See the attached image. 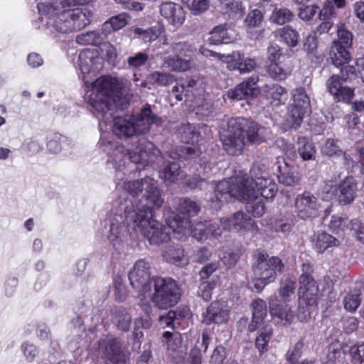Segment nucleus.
<instances>
[{"mask_svg": "<svg viewBox=\"0 0 364 364\" xmlns=\"http://www.w3.org/2000/svg\"><path fill=\"white\" fill-rule=\"evenodd\" d=\"M100 60L90 50H83L78 55L82 80L87 87L85 100L96 117L107 122L114 109H124V100L120 97L122 85L117 78L104 76L92 82L86 79L85 74L95 73L99 69L97 64Z\"/></svg>", "mask_w": 364, "mask_h": 364, "instance_id": "obj_1", "label": "nucleus"}, {"mask_svg": "<svg viewBox=\"0 0 364 364\" xmlns=\"http://www.w3.org/2000/svg\"><path fill=\"white\" fill-rule=\"evenodd\" d=\"M119 213L112 220L107 238L114 247L119 244L124 227L136 233L141 234L151 245H160L169 240L168 232L162 224L153 219L150 209L136 211L133 209V201L126 200L119 205Z\"/></svg>", "mask_w": 364, "mask_h": 364, "instance_id": "obj_2", "label": "nucleus"}, {"mask_svg": "<svg viewBox=\"0 0 364 364\" xmlns=\"http://www.w3.org/2000/svg\"><path fill=\"white\" fill-rule=\"evenodd\" d=\"M245 181L244 176H240L220 181L216 185L214 198H210V208L218 210L223 202L230 201L234 198L245 202L249 213L255 217H261L265 211L264 198L255 191L250 193V189L244 184Z\"/></svg>", "mask_w": 364, "mask_h": 364, "instance_id": "obj_3", "label": "nucleus"}, {"mask_svg": "<svg viewBox=\"0 0 364 364\" xmlns=\"http://www.w3.org/2000/svg\"><path fill=\"white\" fill-rule=\"evenodd\" d=\"M69 9L63 0H43L38 4L41 18L46 21L44 29L47 35L57 37L58 34L73 32Z\"/></svg>", "mask_w": 364, "mask_h": 364, "instance_id": "obj_4", "label": "nucleus"}, {"mask_svg": "<svg viewBox=\"0 0 364 364\" xmlns=\"http://www.w3.org/2000/svg\"><path fill=\"white\" fill-rule=\"evenodd\" d=\"M161 120L149 108L141 109L135 116L115 117L112 127V132L119 139H128L147 133L151 124L159 125Z\"/></svg>", "mask_w": 364, "mask_h": 364, "instance_id": "obj_5", "label": "nucleus"}, {"mask_svg": "<svg viewBox=\"0 0 364 364\" xmlns=\"http://www.w3.org/2000/svg\"><path fill=\"white\" fill-rule=\"evenodd\" d=\"M138 145L132 149H126L122 145H116L109 153L108 162L117 169L124 166L127 159L134 164H149L154 161V156L160 154L159 149L151 152L153 144L144 141H138Z\"/></svg>", "mask_w": 364, "mask_h": 364, "instance_id": "obj_6", "label": "nucleus"}, {"mask_svg": "<svg viewBox=\"0 0 364 364\" xmlns=\"http://www.w3.org/2000/svg\"><path fill=\"white\" fill-rule=\"evenodd\" d=\"M176 209L184 215L181 218L178 215L173 213L166 218L167 226L162 225L163 228L166 229L170 238V230L174 232L186 234L191 229L189 217L194 216L200 211V205L195 201L188 198H176L174 200Z\"/></svg>", "mask_w": 364, "mask_h": 364, "instance_id": "obj_7", "label": "nucleus"}, {"mask_svg": "<svg viewBox=\"0 0 364 364\" xmlns=\"http://www.w3.org/2000/svg\"><path fill=\"white\" fill-rule=\"evenodd\" d=\"M247 119L232 118L228 120L227 129L220 134V141L224 149L230 155L242 154L245 146L244 132Z\"/></svg>", "mask_w": 364, "mask_h": 364, "instance_id": "obj_8", "label": "nucleus"}, {"mask_svg": "<svg viewBox=\"0 0 364 364\" xmlns=\"http://www.w3.org/2000/svg\"><path fill=\"white\" fill-rule=\"evenodd\" d=\"M171 97L177 102L181 101L185 95L190 100H193L195 107L205 105V84L200 79H190L186 85L176 84L171 91Z\"/></svg>", "mask_w": 364, "mask_h": 364, "instance_id": "obj_9", "label": "nucleus"}, {"mask_svg": "<svg viewBox=\"0 0 364 364\" xmlns=\"http://www.w3.org/2000/svg\"><path fill=\"white\" fill-rule=\"evenodd\" d=\"M251 173L252 176H255V178H249L246 174L242 173H240L235 177H245L244 184L246 188L250 189V193L255 191L261 198L266 200L272 199L277 192V185L274 180L267 173H263L260 176H256L255 169H252Z\"/></svg>", "mask_w": 364, "mask_h": 364, "instance_id": "obj_10", "label": "nucleus"}, {"mask_svg": "<svg viewBox=\"0 0 364 364\" xmlns=\"http://www.w3.org/2000/svg\"><path fill=\"white\" fill-rule=\"evenodd\" d=\"M284 267L282 259L278 257H269L265 253H259L257 262L253 266L255 277L257 280L272 282L277 273Z\"/></svg>", "mask_w": 364, "mask_h": 364, "instance_id": "obj_11", "label": "nucleus"}, {"mask_svg": "<svg viewBox=\"0 0 364 364\" xmlns=\"http://www.w3.org/2000/svg\"><path fill=\"white\" fill-rule=\"evenodd\" d=\"M151 265L144 259L137 260L129 272L132 287L141 294L151 292Z\"/></svg>", "mask_w": 364, "mask_h": 364, "instance_id": "obj_12", "label": "nucleus"}, {"mask_svg": "<svg viewBox=\"0 0 364 364\" xmlns=\"http://www.w3.org/2000/svg\"><path fill=\"white\" fill-rule=\"evenodd\" d=\"M294 206L298 216L304 220L316 217L320 210L317 198L309 191L299 194L295 199Z\"/></svg>", "mask_w": 364, "mask_h": 364, "instance_id": "obj_13", "label": "nucleus"}, {"mask_svg": "<svg viewBox=\"0 0 364 364\" xmlns=\"http://www.w3.org/2000/svg\"><path fill=\"white\" fill-rule=\"evenodd\" d=\"M328 228L335 234H340L348 230L354 231L358 235L360 240H364V226L357 219L349 220L347 218L334 215L331 217Z\"/></svg>", "mask_w": 364, "mask_h": 364, "instance_id": "obj_14", "label": "nucleus"}, {"mask_svg": "<svg viewBox=\"0 0 364 364\" xmlns=\"http://www.w3.org/2000/svg\"><path fill=\"white\" fill-rule=\"evenodd\" d=\"M180 287L171 278H151V292L149 296H180Z\"/></svg>", "mask_w": 364, "mask_h": 364, "instance_id": "obj_15", "label": "nucleus"}, {"mask_svg": "<svg viewBox=\"0 0 364 364\" xmlns=\"http://www.w3.org/2000/svg\"><path fill=\"white\" fill-rule=\"evenodd\" d=\"M165 339L166 349L168 354L176 360H182L183 355H186L187 347L183 341V338L178 332L166 331L163 334Z\"/></svg>", "mask_w": 364, "mask_h": 364, "instance_id": "obj_16", "label": "nucleus"}, {"mask_svg": "<svg viewBox=\"0 0 364 364\" xmlns=\"http://www.w3.org/2000/svg\"><path fill=\"white\" fill-rule=\"evenodd\" d=\"M346 81L338 75L331 76L327 81L328 92L338 101L349 102L353 97V90L344 85Z\"/></svg>", "mask_w": 364, "mask_h": 364, "instance_id": "obj_17", "label": "nucleus"}, {"mask_svg": "<svg viewBox=\"0 0 364 364\" xmlns=\"http://www.w3.org/2000/svg\"><path fill=\"white\" fill-rule=\"evenodd\" d=\"M159 9L161 16L174 27L178 28L184 23L186 15L181 5L173 2H163Z\"/></svg>", "mask_w": 364, "mask_h": 364, "instance_id": "obj_18", "label": "nucleus"}, {"mask_svg": "<svg viewBox=\"0 0 364 364\" xmlns=\"http://www.w3.org/2000/svg\"><path fill=\"white\" fill-rule=\"evenodd\" d=\"M210 129L206 124L196 126L189 123L182 124L178 129L177 135L178 137L182 142L190 143V142H198L199 138L204 139L205 136H203L202 134H209Z\"/></svg>", "mask_w": 364, "mask_h": 364, "instance_id": "obj_19", "label": "nucleus"}, {"mask_svg": "<svg viewBox=\"0 0 364 364\" xmlns=\"http://www.w3.org/2000/svg\"><path fill=\"white\" fill-rule=\"evenodd\" d=\"M221 223L224 229L234 232L250 230L254 226V222L240 211L236 212L228 218L222 219Z\"/></svg>", "mask_w": 364, "mask_h": 364, "instance_id": "obj_20", "label": "nucleus"}, {"mask_svg": "<svg viewBox=\"0 0 364 364\" xmlns=\"http://www.w3.org/2000/svg\"><path fill=\"white\" fill-rule=\"evenodd\" d=\"M222 230L216 222L205 221L198 223L192 230L193 237L203 241L220 236Z\"/></svg>", "mask_w": 364, "mask_h": 364, "instance_id": "obj_21", "label": "nucleus"}, {"mask_svg": "<svg viewBox=\"0 0 364 364\" xmlns=\"http://www.w3.org/2000/svg\"><path fill=\"white\" fill-rule=\"evenodd\" d=\"M145 184H146V188L145 191V197L147 200V204L144 207L146 208L149 207L152 212V215H154V212L151 205L153 208H160L163 203L164 199L161 197V192L158 188L157 181L150 177H145ZM153 219L156 220L153 216Z\"/></svg>", "mask_w": 364, "mask_h": 364, "instance_id": "obj_22", "label": "nucleus"}, {"mask_svg": "<svg viewBox=\"0 0 364 364\" xmlns=\"http://www.w3.org/2000/svg\"><path fill=\"white\" fill-rule=\"evenodd\" d=\"M257 81L258 77L257 76H252L238 85L235 89L229 90L227 92V96L236 100H241L247 97L253 96Z\"/></svg>", "mask_w": 364, "mask_h": 364, "instance_id": "obj_23", "label": "nucleus"}, {"mask_svg": "<svg viewBox=\"0 0 364 364\" xmlns=\"http://www.w3.org/2000/svg\"><path fill=\"white\" fill-rule=\"evenodd\" d=\"M230 309L225 301L218 300L213 302L207 310V318L215 323H224L229 319Z\"/></svg>", "mask_w": 364, "mask_h": 364, "instance_id": "obj_24", "label": "nucleus"}, {"mask_svg": "<svg viewBox=\"0 0 364 364\" xmlns=\"http://www.w3.org/2000/svg\"><path fill=\"white\" fill-rule=\"evenodd\" d=\"M337 188L339 191L338 199L341 204L348 205L354 200L357 191V183L354 178L346 177Z\"/></svg>", "mask_w": 364, "mask_h": 364, "instance_id": "obj_25", "label": "nucleus"}, {"mask_svg": "<svg viewBox=\"0 0 364 364\" xmlns=\"http://www.w3.org/2000/svg\"><path fill=\"white\" fill-rule=\"evenodd\" d=\"M167 55V53H161L164 61V66L172 70L185 72L191 69L193 65L191 58H186L178 55H173V56Z\"/></svg>", "mask_w": 364, "mask_h": 364, "instance_id": "obj_26", "label": "nucleus"}, {"mask_svg": "<svg viewBox=\"0 0 364 364\" xmlns=\"http://www.w3.org/2000/svg\"><path fill=\"white\" fill-rule=\"evenodd\" d=\"M105 357L110 363L125 364L127 360V355L122 350V344L118 339L109 341L105 347Z\"/></svg>", "mask_w": 364, "mask_h": 364, "instance_id": "obj_27", "label": "nucleus"}, {"mask_svg": "<svg viewBox=\"0 0 364 364\" xmlns=\"http://www.w3.org/2000/svg\"><path fill=\"white\" fill-rule=\"evenodd\" d=\"M245 132L247 141L252 144H259L264 141L269 135V130L253 122L247 120Z\"/></svg>", "mask_w": 364, "mask_h": 364, "instance_id": "obj_28", "label": "nucleus"}, {"mask_svg": "<svg viewBox=\"0 0 364 364\" xmlns=\"http://www.w3.org/2000/svg\"><path fill=\"white\" fill-rule=\"evenodd\" d=\"M146 184H145V178L141 180H136L133 181H128L124 183V188L129 192L131 195L130 198H126L123 202L126 200H130L133 201V209L138 210L139 208L142 210L150 209L149 207L144 208V205L140 203V202H137V200L135 198L139 193H141L143 190L146 191Z\"/></svg>", "mask_w": 364, "mask_h": 364, "instance_id": "obj_29", "label": "nucleus"}, {"mask_svg": "<svg viewBox=\"0 0 364 364\" xmlns=\"http://www.w3.org/2000/svg\"><path fill=\"white\" fill-rule=\"evenodd\" d=\"M270 314L277 317L284 325L289 324L294 319V314L290 308L284 303L279 301L277 299L270 301Z\"/></svg>", "mask_w": 364, "mask_h": 364, "instance_id": "obj_30", "label": "nucleus"}, {"mask_svg": "<svg viewBox=\"0 0 364 364\" xmlns=\"http://www.w3.org/2000/svg\"><path fill=\"white\" fill-rule=\"evenodd\" d=\"M71 22L73 25V32L85 28L90 24L92 16V11L87 8L71 9H69Z\"/></svg>", "mask_w": 364, "mask_h": 364, "instance_id": "obj_31", "label": "nucleus"}, {"mask_svg": "<svg viewBox=\"0 0 364 364\" xmlns=\"http://www.w3.org/2000/svg\"><path fill=\"white\" fill-rule=\"evenodd\" d=\"M309 112L310 109H303L301 107L291 105L284 123L285 128L290 129L300 127L304 115Z\"/></svg>", "mask_w": 364, "mask_h": 364, "instance_id": "obj_32", "label": "nucleus"}, {"mask_svg": "<svg viewBox=\"0 0 364 364\" xmlns=\"http://www.w3.org/2000/svg\"><path fill=\"white\" fill-rule=\"evenodd\" d=\"M263 20V14L259 9H252L247 14L245 18V26L247 31L252 39H257L259 34L253 32L252 29L259 27Z\"/></svg>", "mask_w": 364, "mask_h": 364, "instance_id": "obj_33", "label": "nucleus"}, {"mask_svg": "<svg viewBox=\"0 0 364 364\" xmlns=\"http://www.w3.org/2000/svg\"><path fill=\"white\" fill-rule=\"evenodd\" d=\"M296 145L297 152L303 161L316 159V147L309 139L304 136H299L297 139Z\"/></svg>", "mask_w": 364, "mask_h": 364, "instance_id": "obj_34", "label": "nucleus"}, {"mask_svg": "<svg viewBox=\"0 0 364 364\" xmlns=\"http://www.w3.org/2000/svg\"><path fill=\"white\" fill-rule=\"evenodd\" d=\"M232 37L228 31L227 24L215 26L210 32L208 42L212 45L229 43L232 42Z\"/></svg>", "mask_w": 364, "mask_h": 364, "instance_id": "obj_35", "label": "nucleus"}, {"mask_svg": "<svg viewBox=\"0 0 364 364\" xmlns=\"http://www.w3.org/2000/svg\"><path fill=\"white\" fill-rule=\"evenodd\" d=\"M201 151L197 146H182L172 149L169 156L173 160H188L200 156Z\"/></svg>", "mask_w": 364, "mask_h": 364, "instance_id": "obj_36", "label": "nucleus"}, {"mask_svg": "<svg viewBox=\"0 0 364 364\" xmlns=\"http://www.w3.org/2000/svg\"><path fill=\"white\" fill-rule=\"evenodd\" d=\"M312 242L318 252H323L328 247L339 245L338 240L326 232H320L316 235Z\"/></svg>", "mask_w": 364, "mask_h": 364, "instance_id": "obj_37", "label": "nucleus"}, {"mask_svg": "<svg viewBox=\"0 0 364 364\" xmlns=\"http://www.w3.org/2000/svg\"><path fill=\"white\" fill-rule=\"evenodd\" d=\"M348 49V48H346L338 43L333 44L330 55L335 66H343L350 61L351 56Z\"/></svg>", "mask_w": 364, "mask_h": 364, "instance_id": "obj_38", "label": "nucleus"}, {"mask_svg": "<svg viewBox=\"0 0 364 364\" xmlns=\"http://www.w3.org/2000/svg\"><path fill=\"white\" fill-rule=\"evenodd\" d=\"M196 51L193 44L188 41L175 42L171 44L170 47L162 53H173L174 55L191 58Z\"/></svg>", "mask_w": 364, "mask_h": 364, "instance_id": "obj_39", "label": "nucleus"}, {"mask_svg": "<svg viewBox=\"0 0 364 364\" xmlns=\"http://www.w3.org/2000/svg\"><path fill=\"white\" fill-rule=\"evenodd\" d=\"M161 177L167 183H173L183 177V173L179 165L174 161H167L161 171Z\"/></svg>", "mask_w": 364, "mask_h": 364, "instance_id": "obj_40", "label": "nucleus"}, {"mask_svg": "<svg viewBox=\"0 0 364 364\" xmlns=\"http://www.w3.org/2000/svg\"><path fill=\"white\" fill-rule=\"evenodd\" d=\"M292 69L282 62L271 63L267 72L271 77L276 80H284L291 73Z\"/></svg>", "mask_w": 364, "mask_h": 364, "instance_id": "obj_41", "label": "nucleus"}, {"mask_svg": "<svg viewBox=\"0 0 364 364\" xmlns=\"http://www.w3.org/2000/svg\"><path fill=\"white\" fill-rule=\"evenodd\" d=\"M129 20L130 16L127 13H121L106 21L102 26V30L107 32H109L111 29L118 31L127 25Z\"/></svg>", "mask_w": 364, "mask_h": 364, "instance_id": "obj_42", "label": "nucleus"}, {"mask_svg": "<svg viewBox=\"0 0 364 364\" xmlns=\"http://www.w3.org/2000/svg\"><path fill=\"white\" fill-rule=\"evenodd\" d=\"M164 257L167 262L176 266H184L188 264L183 250L181 248L168 247L164 252Z\"/></svg>", "mask_w": 364, "mask_h": 364, "instance_id": "obj_43", "label": "nucleus"}, {"mask_svg": "<svg viewBox=\"0 0 364 364\" xmlns=\"http://www.w3.org/2000/svg\"><path fill=\"white\" fill-rule=\"evenodd\" d=\"M267 92L270 103L273 106H279L282 104H284L287 100L286 88L275 84L269 87Z\"/></svg>", "mask_w": 364, "mask_h": 364, "instance_id": "obj_44", "label": "nucleus"}, {"mask_svg": "<svg viewBox=\"0 0 364 364\" xmlns=\"http://www.w3.org/2000/svg\"><path fill=\"white\" fill-rule=\"evenodd\" d=\"M148 80L159 86H168L175 82L176 78L168 73L155 71L148 76Z\"/></svg>", "mask_w": 364, "mask_h": 364, "instance_id": "obj_45", "label": "nucleus"}, {"mask_svg": "<svg viewBox=\"0 0 364 364\" xmlns=\"http://www.w3.org/2000/svg\"><path fill=\"white\" fill-rule=\"evenodd\" d=\"M291 98V105L301 107L303 109H310V100L304 88L294 90Z\"/></svg>", "mask_w": 364, "mask_h": 364, "instance_id": "obj_46", "label": "nucleus"}, {"mask_svg": "<svg viewBox=\"0 0 364 364\" xmlns=\"http://www.w3.org/2000/svg\"><path fill=\"white\" fill-rule=\"evenodd\" d=\"M279 36L289 47H295L299 41L298 32L290 26H284L279 31Z\"/></svg>", "mask_w": 364, "mask_h": 364, "instance_id": "obj_47", "label": "nucleus"}, {"mask_svg": "<svg viewBox=\"0 0 364 364\" xmlns=\"http://www.w3.org/2000/svg\"><path fill=\"white\" fill-rule=\"evenodd\" d=\"M244 57L243 54L240 51L232 52L229 55H221L220 60L227 64V68L230 70H238L240 61Z\"/></svg>", "mask_w": 364, "mask_h": 364, "instance_id": "obj_48", "label": "nucleus"}, {"mask_svg": "<svg viewBox=\"0 0 364 364\" xmlns=\"http://www.w3.org/2000/svg\"><path fill=\"white\" fill-rule=\"evenodd\" d=\"M306 280L303 282V279H299V296H316L318 291V287L316 282L314 279Z\"/></svg>", "mask_w": 364, "mask_h": 364, "instance_id": "obj_49", "label": "nucleus"}, {"mask_svg": "<svg viewBox=\"0 0 364 364\" xmlns=\"http://www.w3.org/2000/svg\"><path fill=\"white\" fill-rule=\"evenodd\" d=\"M134 33L144 43H150L157 39L160 34V31L156 28H150L145 30L141 28H134Z\"/></svg>", "mask_w": 364, "mask_h": 364, "instance_id": "obj_50", "label": "nucleus"}, {"mask_svg": "<svg viewBox=\"0 0 364 364\" xmlns=\"http://www.w3.org/2000/svg\"><path fill=\"white\" fill-rule=\"evenodd\" d=\"M101 41L100 33L95 31L81 33L76 37V42L80 45H97Z\"/></svg>", "mask_w": 364, "mask_h": 364, "instance_id": "obj_51", "label": "nucleus"}, {"mask_svg": "<svg viewBox=\"0 0 364 364\" xmlns=\"http://www.w3.org/2000/svg\"><path fill=\"white\" fill-rule=\"evenodd\" d=\"M337 34L338 40L334 41L333 44L338 43L349 48L353 41L352 33L346 29L344 24H340L338 26Z\"/></svg>", "mask_w": 364, "mask_h": 364, "instance_id": "obj_52", "label": "nucleus"}, {"mask_svg": "<svg viewBox=\"0 0 364 364\" xmlns=\"http://www.w3.org/2000/svg\"><path fill=\"white\" fill-rule=\"evenodd\" d=\"M293 16V13L289 9H279L272 12L270 19L272 22L282 25L290 21Z\"/></svg>", "mask_w": 364, "mask_h": 364, "instance_id": "obj_53", "label": "nucleus"}, {"mask_svg": "<svg viewBox=\"0 0 364 364\" xmlns=\"http://www.w3.org/2000/svg\"><path fill=\"white\" fill-rule=\"evenodd\" d=\"M272 335V328L265 326L255 340V346L260 352L267 350V345Z\"/></svg>", "mask_w": 364, "mask_h": 364, "instance_id": "obj_54", "label": "nucleus"}, {"mask_svg": "<svg viewBox=\"0 0 364 364\" xmlns=\"http://www.w3.org/2000/svg\"><path fill=\"white\" fill-rule=\"evenodd\" d=\"M318 6L316 4L301 6L299 9L298 16L304 21H310L314 19L316 14H318Z\"/></svg>", "mask_w": 364, "mask_h": 364, "instance_id": "obj_55", "label": "nucleus"}, {"mask_svg": "<svg viewBox=\"0 0 364 364\" xmlns=\"http://www.w3.org/2000/svg\"><path fill=\"white\" fill-rule=\"evenodd\" d=\"M228 356V351L225 348L220 345L215 348L210 356L209 364H225Z\"/></svg>", "mask_w": 364, "mask_h": 364, "instance_id": "obj_56", "label": "nucleus"}, {"mask_svg": "<svg viewBox=\"0 0 364 364\" xmlns=\"http://www.w3.org/2000/svg\"><path fill=\"white\" fill-rule=\"evenodd\" d=\"M349 353L353 364H364V343L351 346Z\"/></svg>", "mask_w": 364, "mask_h": 364, "instance_id": "obj_57", "label": "nucleus"}, {"mask_svg": "<svg viewBox=\"0 0 364 364\" xmlns=\"http://www.w3.org/2000/svg\"><path fill=\"white\" fill-rule=\"evenodd\" d=\"M115 322L119 329L127 331L130 327L131 316L127 312L119 311L116 314Z\"/></svg>", "mask_w": 364, "mask_h": 364, "instance_id": "obj_58", "label": "nucleus"}, {"mask_svg": "<svg viewBox=\"0 0 364 364\" xmlns=\"http://www.w3.org/2000/svg\"><path fill=\"white\" fill-rule=\"evenodd\" d=\"M337 191V187L333 186L332 182L329 181L322 186L319 194L323 200L329 201L336 198Z\"/></svg>", "mask_w": 364, "mask_h": 364, "instance_id": "obj_59", "label": "nucleus"}, {"mask_svg": "<svg viewBox=\"0 0 364 364\" xmlns=\"http://www.w3.org/2000/svg\"><path fill=\"white\" fill-rule=\"evenodd\" d=\"M159 324L161 327L176 328V325H179L178 318H176V312L170 311L167 315L160 316L159 318Z\"/></svg>", "mask_w": 364, "mask_h": 364, "instance_id": "obj_60", "label": "nucleus"}, {"mask_svg": "<svg viewBox=\"0 0 364 364\" xmlns=\"http://www.w3.org/2000/svg\"><path fill=\"white\" fill-rule=\"evenodd\" d=\"M177 363H182V364H202V357L200 349L198 346H196L193 348L186 359L183 357L182 360H178Z\"/></svg>", "mask_w": 364, "mask_h": 364, "instance_id": "obj_61", "label": "nucleus"}, {"mask_svg": "<svg viewBox=\"0 0 364 364\" xmlns=\"http://www.w3.org/2000/svg\"><path fill=\"white\" fill-rule=\"evenodd\" d=\"M278 179L281 183L289 186H295L299 181L297 173L291 171L281 173L278 176Z\"/></svg>", "mask_w": 364, "mask_h": 364, "instance_id": "obj_62", "label": "nucleus"}, {"mask_svg": "<svg viewBox=\"0 0 364 364\" xmlns=\"http://www.w3.org/2000/svg\"><path fill=\"white\" fill-rule=\"evenodd\" d=\"M153 303L161 309H166L178 302V297H151Z\"/></svg>", "mask_w": 364, "mask_h": 364, "instance_id": "obj_63", "label": "nucleus"}, {"mask_svg": "<svg viewBox=\"0 0 364 364\" xmlns=\"http://www.w3.org/2000/svg\"><path fill=\"white\" fill-rule=\"evenodd\" d=\"M336 16L333 1L327 0L323 5L322 9H318V18L321 20H329Z\"/></svg>", "mask_w": 364, "mask_h": 364, "instance_id": "obj_64", "label": "nucleus"}]
</instances>
